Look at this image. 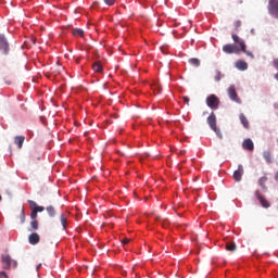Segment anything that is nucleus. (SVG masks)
Instances as JSON below:
<instances>
[{
  "mask_svg": "<svg viewBox=\"0 0 278 278\" xmlns=\"http://www.w3.org/2000/svg\"><path fill=\"white\" fill-rule=\"evenodd\" d=\"M275 79H277V81H278V73L275 75Z\"/></svg>",
  "mask_w": 278,
  "mask_h": 278,
  "instance_id": "c9c22d12",
  "label": "nucleus"
},
{
  "mask_svg": "<svg viewBox=\"0 0 278 278\" xmlns=\"http://www.w3.org/2000/svg\"><path fill=\"white\" fill-rule=\"evenodd\" d=\"M236 67L239 71H247V68H249V64H247V62H244V61H237Z\"/></svg>",
  "mask_w": 278,
  "mask_h": 278,
  "instance_id": "f3484780",
  "label": "nucleus"
},
{
  "mask_svg": "<svg viewBox=\"0 0 278 278\" xmlns=\"http://www.w3.org/2000/svg\"><path fill=\"white\" fill-rule=\"evenodd\" d=\"M189 64L192 66H201V61L199 59H190Z\"/></svg>",
  "mask_w": 278,
  "mask_h": 278,
  "instance_id": "b1692460",
  "label": "nucleus"
},
{
  "mask_svg": "<svg viewBox=\"0 0 278 278\" xmlns=\"http://www.w3.org/2000/svg\"><path fill=\"white\" fill-rule=\"evenodd\" d=\"M275 179H276V181H278V172L275 175Z\"/></svg>",
  "mask_w": 278,
  "mask_h": 278,
  "instance_id": "f704fd0d",
  "label": "nucleus"
},
{
  "mask_svg": "<svg viewBox=\"0 0 278 278\" xmlns=\"http://www.w3.org/2000/svg\"><path fill=\"white\" fill-rule=\"evenodd\" d=\"M206 105L211 108V110H218V106L220 105V99H218L216 94H210L206 98Z\"/></svg>",
  "mask_w": 278,
  "mask_h": 278,
  "instance_id": "7ed1b4c3",
  "label": "nucleus"
},
{
  "mask_svg": "<svg viewBox=\"0 0 278 278\" xmlns=\"http://www.w3.org/2000/svg\"><path fill=\"white\" fill-rule=\"evenodd\" d=\"M106 5H114L116 3V0H103Z\"/></svg>",
  "mask_w": 278,
  "mask_h": 278,
  "instance_id": "c756f323",
  "label": "nucleus"
},
{
  "mask_svg": "<svg viewBox=\"0 0 278 278\" xmlns=\"http://www.w3.org/2000/svg\"><path fill=\"white\" fill-rule=\"evenodd\" d=\"M242 147L245 151H253L255 149V144H253V140L251 139L243 140Z\"/></svg>",
  "mask_w": 278,
  "mask_h": 278,
  "instance_id": "9b49d317",
  "label": "nucleus"
},
{
  "mask_svg": "<svg viewBox=\"0 0 278 278\" xmlns=\"http://www.w3.org/2000/svg\"><path fill=\"white\" fill-rule=\"evenodd\" d=\"M40 266H41L40 264L37 266V270H39Z\"/></svg>",
  "mask_w": 278,
  "mask_h": 278,
  "instance_id": "4c0bfd02",
  "label": "nucleus"
},
{
  "mask_svg": "<svg viewBox=\"0 0 278 278\" xmlns=\"http://www.w3.org/2000/svg\"><path fill=\"white\" fill-rule=\"evenodd\" d=\"M232 40L235 45H239L240 51L245 53V55H249V58H252V60L255 58V55H253L250 51H247V43H244V40L240 39L238 35L232 34Z\"/></svg>",
  "mask_w": 278,
  "mask_h": 278,
  "instance_id": "f03ea898",
  "label": "nucleus"
},
{
  "mask_svg": "<svg viewBox=\"0 0 278 278\" xmlns=\"http://www.w3.org/2000/svg\"><path fill=\"white\" fill-rule=\"evenodd\" d=\"M239 118H240V121H241V125H243V127H244L245 129H249V127H250L249 119L247 118V116L244 115V113H241V114L239 115Z\"/></svg>",
  "mask_w": 278,
  "mask_h": 278,
  "instance_id": "2eb2a0df",
  "label": "nucleus"
},
{
  "mask_svg": "<svg viewBox=\"0 0 278 278\" xmlns=\"http://www.w3.org/2000/svg\"><path fill=\"white\" fill-rule=\"evenodd\" d=\"M92 71H93L94 73H103V65H101V62L96 61V62L92 64Z\"/></svg>",
  "mask_w": 278,
  "mask_h": 278,
  "instance_id": "4468645a",
  "label": "nucleus"
},
{
  "mask_svg": "<svg viewBox=\"0 0 278 278\" xmlns=\"http://www.w3.org/2000/svg\"><path fill=\"white\" fill-rule=\"evenodd\" d=\"M255 197L260 201L262 207H266V208L270 207V202H268V200H266V198H264L262 193H260V191L255 192Z\"/></svg>",
  "mask_w": 278,
  "mask_h": 278,
  "instance_id": "9d476101",
  "label": "nucleus"
},
{
  "mask_svg": "<svg viewBox=\"0 0 278 278\" xmlns=\"http://www.w3.org/2000/svg\"><path fill=\"white\" fill-rule=\"evenodd\" d=\"M122 242H123L124 244H129V242H131V239H129V238H124V239L122 240Z\"/></svg>",
  "mask_w": 278,
  "mask_h": 278,
  "instance_id": "2f4dec72",
  "label": "nucleus"
},
{
  "mask_svg": "<svg viewBox=\"0 0 278 278\" xmlns=\"http://www.w3.org/2000/svg\"><path fill=\"white\" fill-rule=\"evenodd\" d=\"M263 157L268 164H273V155L270 154L269 151H264Z\"/></svg>",
  "mask_w": 278,
  "mask_h": 278,
  "instance_id": "a211bd4d",
  "label": "nucleus"
},
{
  "mask_svg": "<svg viewBox=\"0 0 278 278\" xmlns=\"http://www.w3.org/2000/svg\"><path fill=\"white\" fill-rule=\"evenodd\" d=\"M30 227L31 229H34L35 231L38 230V219H33V222H30Z\"/></svg>",
  "mask_w": 278,
  "mask_h": 278,
  "instance_id": "bb28decb",
  "label": "nucleus"
},
{
  "mask_svg": "<svg viewBox=\"0 0 278 278\" xmlns=\"http://www.w3.org/2000/svg\"><path fill=\"white\" fill-rule=\"evenodd\" d=\"M233 27H235L236 31H238V29H240V27H242V22L236 21V22L233 23Z\"/></svg>",
  "mask_w": 278,
  "mask_h": 278,
  "instance_id": "cd10ccee",
  "label": "nucleus"
},
{
  "mask_svg": "<svg viewBox=\"0 0 278 278\" xmlns=\"http://www.w3.org/2000/svg\"><path fill=\"white\" fill-rule=\"evenodd\" d=\"M228 96L231 101H235V103H241L240 99L238 98V92L236 91V86L231 85L228 88Z\"/></svg>",
  "mask_w": 278,
  "mask_h": 278,
  "instance_id": "0eeeda50",
  "label": "nucleus"
},
{
  "mask_svg": "<svg viewBox=\"0 0 278 278\" xmlns=\"http://www.w3.org/2000/svg\"><path fill=\"white\" fill-rule=\"evenodd\" d=\"M28 205H29V207H33L37 214H38V212H42L45 210V206H38V203H36L33 200H28Z\"/></svg>",
  "mask_w": 278,
  "mask_h": 278,
  "instance_id": "ddd939ff",
  "label": "nucleus"
},
{
  "mask_svg": "<svg viewBox=\"0 0 278 278\" xmlns=\"http://www.w3.org/2000/svg\"><path fill=\"white\" fill-rule=\"evenodd\" d=\"M226 251H236V243H226Z\"/></svg>",
  "mask_w": 278,
  "mask_h": 278,
  "instance_id": "a878e982",
  "label": "nucleus"
},
{
  "mask_svg": "<svg viewBox=\"0 0 278 278\" xmlns=\"http://www.w3.org/2000/svg\"><path fill=\"white\" fill-rule=\"evenodd\" d=\"M1 262L2 264H4V270H10V268L12 267V257H10V255L8 254H2Z\"/></svg>",
  "mask_w": 278,
  "mask_h": 278,
  "instance_id": "6e6552de",
  "label": "nucleus"
},
{
  "mask_svg": "<svg viewBox=\"0 0 278 278\" xmlns=\"http://www.w3.org/2000/svg\"><path fill=\"white\" fill-rule=\"evenodd\" d=\"M16 266H17V263H16V261H14V268H16Z\"/></svg>",
  "mask_w": 278,
  "mask_h": 278,
  "instance_id": "e433bc0d",
  "label": "nucleus"
},
{
  "mask_svg": "<svg viewBox=\"0 0 278 278\" xmlns=\"http://www.w3.org/2000/svg\"><path fill=\"white\" fill-rule=\"evenodd\" d=\"M0 278H10L5 271H0Z\"/></svg>",
  "mask_w": 278,
  "mask_h": 278,
  "instance_id": "473e14b6",
  "label": "nucleus"
},
{
  "mask_svg": "<svg viewBox=\"0 0 278 278\" xmlns=\"http://www.w3.org/2000/svg\"><path fill=\"white\" fill-rule=\"evenodd\" d=\"M61 225L63 227L64 230H66V223H67V217H66V214H61Z\"/></svg>",
  "mask_w": 278,
  "mask_h": 278,
  "instance_id": "4be33fe9",
  "label": "nucleus"
},
{
  "mask_svg": "<svg viewBox=\"0 0 278 278\" xmlns=\"http://www.w3.org/2000/svg\"><path fill=\"white\" fill-rule=\"evenodd\" d=\"M28 241L29 244H38V242H40V235H38L37 232H33L28 236Z\"/></svg>",
  "mask_w": 278,
  "mask_h": 278,
  "instance_id": "f8f14e48",
  "label": "nucleus"
},
{
  "mask_svg": "<svg viewBox=\"0 0 278 278\" xmlns=\"http://www.w3.org/2000/svg\"><path fill=\"white\" fill-rule=\"evenodd\" d=\"M31 212H30V218L31 220H36V218H38V213L36 211V208L30 207Z\"/></svg>",
  "mask_w": 278,
  "mask_h": 278,
  "instance_id": "393cba45",
  "label": "nucleus"
},
{
  "mask_svg": "<svg viewBox=\"0 0 278 278\" xmlns=\"http://www.w3.org/2000/svg\"><path fill=\"white\" fill-rule=\"evenodd\" d=\"M207 125L208 127L215 131L216 136H218V138L220 140H223V132H220V130L218 129V127H216V114H214V112L211 113V115L207 117Z\"/></svg>",
  "mask_w": 278,
  "mask_h": 278,
  "instance_id": "f257e3e1",
  "label": "nucleus"
},
{
  "mask_svg": "<svg viewBox=\"0 0 278 278\" xmlns=\"http://www.w3.org/2000/svg\"><path fill=\"white\" fill-rule=\"evenodd\" d=\"M20 220L22 224L25 223V211H23V210L20 213Z\"/></svg>",
  "mask_w": 278,
  "mask_h": 278,
  "instance_id": "c85d7f7f",
  "label": "nucleus"
},
{
  "mask_svg": "<svg viewBox=\"0 0 278 278\" xmlns=\"http://www.w3.org/2000/svg\"><path fill=\"white\" fill-rule=\"evenodd\" d=\"M267 10L274 18H278V0H269Z\"/></svg>",
  "mask_w": 278,
  "mask_h": 278,
  "instance_id": "20e7f679",
  "label": "nucleus"
},
{
  "mask_svg": "<svg viewBox=\"0 0 278 278\" xmlns=\"http://www.w3.org/2000/svg\"><path fill=\"white\" fill-rule=\"evenodd\" d=\"M73 36H80V38H84V29L81 28H74L72 30Z\"/></svg>",
  "mask_w": 278,
  "mask_h": 278,
  "instance_id": "aec40b11",
  "label": "nucleus"
},
{
  "mask_svg": "<svg viewBox=\"0 0 278 278\" xmlns=\"http://www.w3.org/2000/svg\"><path fill=\"white\" fill-rule=\"evenodd\" d=\"M225 76L223 75V73H220V71H215V76L214 79L215 81H220Z\"/></svg>",
  "mask_w": 278,
  "mask_h": 278,
  "instance_id": "5701e85b",
  "label": "nucleus"
},
{
  "mask_svg": "<svg viewBox=\"0 0 278 278\" xmlns=\"http://www.w3.org/2000/svg\"><path fill=\"white\" fill-rule=\"evenodd\" d=\"M0 51H2L3 55H8L10 53V43L5 38V35L0 34Z\"/></svg>",
  "mask_w": 278,
  "mask_h": 278,
  "instance_id": "39448f33",
  "label": "nucleus"
},
{
  "mask_svg": "<svg viewBox=\"0 0 278 278\" xmlns=\"http://www.w3.org/2000/svg\"><path fill=\"white\" fill-rule=\"evenodd\" d=\"M0 201H1V195H0Z\"/></svg>",
  "mask_w": 278,
  "mask_h": 278,
  "instance_id": "58836bf2",
  "label": "nucleus"
},
{
  "mask_svg": "<svg viewBox=\"0 0 278 278\" xmlns=\"http://www.w3.org/2000/svg\"><path fill=\"white\" fill-rule=\"evenodd\" d=\"M14 142L18 147V149H23V142H25V136H16L14 138Z\"/></svg>",
  "mask_w": 278,
  "mask_h": 278,
  "instance_id": "dca6fc26",
  "label": "nucleus"
},
{
  "mask_svg": "<svg viewBox=\"0 0 278 278\" xmlns=\"http://www.w3.org/2000/svg\"><path fill=\"white\" fill-rule=\"evenodd\" d=\"M273 64H274L275 68H277V71H278V59H275L273 61Z\"/></svg>",
  "mask_w": 278,
  "mask_h": 278,
  "instance_id": "72a5a7b5",
  "label": "nucleus"
},
{
  "mask_svg": "<svg viewBox=\"0 0 278 278\" xmlns=\"http://www.w3.org/2000/svg\"><path fill=\"white\" fill-rule=\"evenodd\" d=\"M46 211H47L48 215L51 218H54V216H55V207L50 205V206H47Z\"/></svg>",
  "mask_w": 278,
  "mask_h": 278,
  "instance_id": "412c9836",
  "label": "nucleus"
},
{
  "mask_svg": "<svg viewBox=\"0 0 278 278\" xmlns=\"http://www.w3.org/2000/svg\"><path fill=\"white\" fill-rule=\"evenodd\" d=\"M268 181V177L263 176L260 178L258 184L263 190H266V182Z\"/></svg>",
  "mask_w": 278,
  "mask_h": 278,
  "instance_id": "6ab92c4d",
  "label": "nucleus"
},
{
  "mask_svg": "<svg viewBox=\"0 0 278 278\" xmlns=\"http://www.w3.org/2000/svg\"><path fill=\"white\" fill-rule=\"evenodd\" d=\"M223 51H224V53H228V54L236 53L238 55V53H240V45H238V43H236V45H232V43L225 45L223 47Z\"/></svg>",
  "mask_w": 278,
  "mask_h": 278,
  "instance_id": "423d86ee",
  "label": "nucleus"
},
{
  "mask_svg": "<svg viewBox=\"0 0 278 278\" xmlns=\"http://www.w3.org/2000/svg\"><path fill=\"white\" fill-rule=\"evenodd\" d=\"M242 175H244V167L242 165H238V169L233 172L235 181H242Z\"/></svg>",
  "mask_w": 278,
  "mask_h": 278,
  "instance_id": "1a4fd4ad",
  "label": "nucleus"
},
{
  "mask_svg": "<svg viewBox=\"0 0 278 278\" xmlns=\"http://www.w3.org/2000/svg\"><path fill=\"white\" fill-rule=\"evenodd\" d=\"M182 101L186 103V105H190V98L188 96L182 97Z\"/></svg>",
  "mask_w": 278,
  "mask_h": 278,
  "instance_id": "7c9ffc66",
  "label": "nucleus"
}]
</instances>
